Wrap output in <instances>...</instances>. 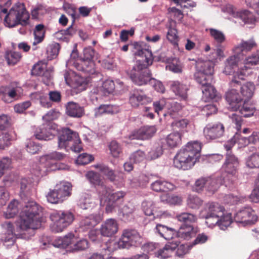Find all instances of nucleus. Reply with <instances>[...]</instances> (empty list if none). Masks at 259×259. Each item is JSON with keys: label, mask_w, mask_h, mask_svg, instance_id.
<instances>
[{"label": "nucleus", "mask_w": 259, "mask_h": 259, "mask_svg": "<svg viewBox=\"0 0 259 259\" xmlns=\"http://www.w3.org/2000/svg\"><path fill=\"white\" fill-rule=\"evenodd\" d=\"M42 207L34 201H28L21 209L19 220L16 222V234L14 232L12 224L9 221L2 224L3 232L0 240L7 247L14 244L16 236L29 239L34 235V230L41 226L44 221L42 217Z\"/></svg>", "instance_id": "1"}, {"label": "nucleus", "mask_w": 259, "mask_h": 259, "mask_svg": "<svg viewBox=\"0 0 259 259\" xmlns=\"http://www.w3.org/2000/svg\"><path fill=\"white\" fill-rule=\"evenodd\" d=\"M225 208L218 203H208L201 210L200 217L206 220L205 224L209 228L218 225L220 229L225 230L232 222L231 214L225 212Z\"/></svg>", "instance_id": "2"}, {"label": "nucleus", "mask_w": 259, "mask_h": 259, "mask_svg": "<svg viewBox=\"0 0 259 259\" xmlns=\"http://www.w3.org/2000/svg\"><path fill=\"white\" fill-rule=\"evenodd\" d=\"M136 55L140 59H137V64L133 67L130 77L135 84L142 85L150 82L152 78L147 66L152 64L153 55L151 51L144 49L138 50Z\"/></svg>", "instance_id": "3"}, {"label": "nucleus", "mask_w": 259, "mask_h": 259, "mask_svg": "<svg viewBox=\"0 0 259 259\" xmlns=\"http://www.w3.org/2000/svg\"><path fill=\"white\" fill-rule=\"evenodd\" d=\"M201 144L197 141H191L181 149L175 155L174 165L178 169L188 170L195 164L200 156Z\"/></svg>", "instance_id": "4"}, {"label": "nucleus", "mask_w": 259, "mask_h": 259, "mask_svg": "<svg viewBox=\"0 0 259 259\" xmlns=\"http://www.w3.org/2000/svg\"><path fill=\"white\" fill-rule=\"evenodd\" d=\"M65 154L54 151L50 154L40 157L39 162L33 165L31 169V173L37 177L45 176L48 171L56 169H67L66 165H58L52 160H61L65 157Z\"/></svg>", "instance_id": "5"}, {"label": "nucleus", "mask_w": 259, "mask_h": 259, "mask_svg": "<svg viewBox=\"0 0 259 259\" xmlns=\"http://www.w3.org/2000/svg\"><path fill=\"white\" fill-rule=\"evenodd\" d=\"M29 14L23 3L16 4L5 17L6 25L10 28L19 24L26 25L29 23Z\"/></svg>", "instance_id": "6"}, {"label": "nucleus", "mask_w": 259, "mask_h": 259, "mask_svg": "<svg viewBox=\"0 0 259 259\" xmlns=\"http://www.w3.org/2000/svg\"><path fill=\"white\" fill-rule=\"evenodd\" d=\"M50 218L52 222L51 230L54 233H60L72 223L75 217L70 210H59L52 212Z\"/></svg>", "instance_id": "7"}, {"label": "nucleus", "mask_w": 259, "mask_h": 259, "mask_svg": "<svg viewBox=\"0 0 259 259\" xmlns=\"http://www.w3.org/2000/svg\"><path fill=\"white\" fill-rule=\"evenodd\" d=\"M95 56V50L91 47H87L83 49V55L80 59L74 60L71 58L66 63V65L72 64L78 70L94 74L95 72V63L93 61Z\"/></svg>", "instance_id": "8"}, {"label": "nucleus", "mask_w": 259, "mask_h": 259, "mask_svg": "<svg viewBox=\"0 0 259 259\" xmlns=\"http://www.w3.org/2000/svg\"><path fill=\"white\" fill-rule=\"evenodd\" d=\"M72 187L71 184L68 182H60L47 194L48 201L52 204L62 203L71 196Z\"/></svg>", "instance_id": "9"}, {"label": "nucleus", "mask_w": 259, "mask_h": 259, "mask_svg": "<svg viewBox=\"0 0 259 259\" xmlns=\"http://www.w3.org/2000/svg\"><path fill=\"white\" fill-rule=\"evenodd\" d=\"M214 66V63L211 60L197 62V71L194 74L196 81L200 84L209 83L210 81H213Z\"/></svg>", "instance_id": "10"}, {"label": "nucleus", "mask_w": 259, "mask_h": 259, "mask_svg": "<svg viewBox=\"0 0 259 259\" xmlns=\"http://www.w3.org/2000/svg\"><path fill=\"white\" fill-rule=\"evenodd\" d=\"M259 62V52H256L247 57L244 61V66L241 67L235 73L231 81L232 87H235L239 84V81L237 78L243 79L244 77L249 76L252 73L251 66L257 65Z\"/></svg>", "instance_id": "11"}, {"label": "nucleus", "mask_w": 259, "mask_h": 259, "mask_svg": "<svg viewBox=\"0 0 259 259\" xmlns=\"http://www.w3.org/2000/svg\"><path fill=\"white\" fill-rule=\"evenodd\" d=\"M142 242V238L135 230H124L121 238L117 242L119 248H128L132 246H138Z\"/></svg>", "instance_id": "12"}, {"label": "nucleus", "mask_w": 259, "mask_h": 259, "mask_svg": "<svg viewBox=\"0 0 259 259\" xmlns=\"http://www.w3.org/2000/svg\"><path fill=\"white\" fill-rule=\"evenodd\" d=\"M239 164V162L238 158L232 152L226 153L225 161L222 165V169L223 171L227 174L228 178H224V182H226V180L230 181V177H231V182L235 180Z\"/></svg>", "instance_id": "13"}, {"label": "nucleus", "mask_w": 259, "mask_h": 259, "mask_svg": "<svg viewBox=\"0 0 259 259\" xmlns=\"http://www.w3.org/2000/svg\"><path fill=\"white\" fill-rule=\"evenodd\" d=\"M257 216L253 210L250 207L240 209L234 214V220L243 226L254 224L257 221Z\"/></svg>", "instance_id": "14"}, {"label": "nucleus", "mask_w": 259, "mask_h": 259, "mask_svg": "<svg viewBox=\"0 0 259 259\" xmlns=\"http://www.w3.org/2000/svg\"><path fill=\"white\" fill-rule=\"evenodd\" d=\"M78 143L80 142L78 134L69 128H62L58 137V146L59 149H65L69 147L70 142Z\"/></svg>", "instance_id": "15"}, {"label": "nucleus", "mask_w": 259, "mask_h": 259, "mask_svg": "<svg viewBox=\"0 0 259 259\" xmlns=\"http://www.w3.org/2000/svg\"><path fill=\"white\" fill-rule=\"evenodd\" d=\"M57 134L55 124L52 122L43 124L35 131L34 136L36 139L40 140H50Z\"/></svg>", "instance_id": "16"}, {"label": "nucleus", "mask_w": 259, "mask_h": 259, "mask_svg": "<svg viewBox=\"0 0 259 259\" xmlns=\"http://www.w3.org/2000/svg\"><path fill=\"white\" fill-rule=\"evenodd\" d=\"M103 211L100 210L98 213L92 214L82 219L79 223V229L84 232L94 229L103 219Z\"/></svg>", "instance_id": "17"}, {"label": "nucleus", "mask_w": 259, "mask_h": 259, "mask_svg": "<svg viewBox=\"0 0 259 259\" xmlns=\"http://www.w3.org/2000/svg\"><path fill=\"white\" fill-rule=\"evenodd\" d=\"M224 126L220 122L209 123L203 130L204 136L207 140H215L223 136Z\"/></svg>", "instance_id": "18"}, {"label": "nucleus", "mask_w": 259, "mask_h": 259, "mask_svg": "<svg viewBox=\"0 0 259 259\" xmlns=\"http://www.w3.org/2000/svg\"><path fill=\"white\" fill-rule=\"evenodd\" d=\"M95 167L118 187H121L124 185V178L122 174L115 175L112 169L104 164H98Z\"/></svg>", "instance_id": "19"}, {"label": "nucleus", "mask_w": 259, "mask_h": 259, "mask_svg": "<svg viewBox=\"0 0 259 259\" xmlns=\"http://www.w3.org/2000/svg\"><path fill=\"white\" fill-rule=\"evenodd\" d=\"M256 46L257 44L253 38H250L247 40H241L240 42L234 46L232 51L233 53L238 54L243 58L245 55L244 52H249Z\"/></svg>", "instance_id": "20"}, {"label": "nucleus", "mask_w": 259, "mask_h": 259, "mask_svg": "<svg viewBox=\"0 0 259 259\" xmlns=\"http://www.w3.org/2000/svg\"><path fill=\"white\" fill-rule=\"evenodd\" d=\"M243 58L238 54L233 53V55L229 56L224 62V68L223 73L226 75H231L235 73V70L238 67L239 62ZM234 75H233L234 76Z\"/></svg>", "instance_id": "21"}, {"label": "nucleus", "mask_w": 259, "mask_h": 259, "mask_svg": "<svg viewBox=\"0 0 259 259\" xmlns=\"http://www.w3.org/2000/svg\"><path fill=\"white\" fill-rule=\"evenodd\" d=\"M74 235L72 233H69L63 237H60L57 238L52 244L47 242H44L42 245L40 246V247L42 249H45L52 245L58 248H65L68 246H70L72 242L74 241Z\"/></svg>", "instance_id": "22"}, {"label": "nucleus", "mask_w": 259, "mask_h": 259, "mask_svg": "<svg viewBox=\"0 0 259 259\" xmlns=\"http://www.w3.org/2000/svg\"><path fill=\"white\" fill-rule=\"evenodd\" d=\"M237 79L239 81V84H236L235 87H232L230 82V87L233 88L239 87L241 94L240 95L243 98V100L244 99L245 101H246L251 98L254 94L255 89L254 83L251 81H249L242 84L240 80H243L244 79V78L243 79L237 78Z\"/></svg>", "instance_id": "23"}, {"label": "nucleus", "mask_w": 259, "mask_h": 259, "mask_svg": "<svg viewBox=\"0 0 259 259\" xmlns=\"http://www.w3.org/2000/svg\"><path fill=\"white\" fill-rule=\"evenodd\" d=\"M118 230V224L114 219H108L104 221L100 228L101 234L106 237L115 234Z\"/></svg>", "instance_id": "24"}, {"label": "nucleus", "mask_w": 259, "mask_h": 259, "mask_svg": "<svg viewBox=\"0 0 259 259\" xmlns=\"http://www.w3.org/2000/svg\"><path fill=\"white\" fill-rule=\"evenodd\" d=\"M156 132V128L154 126H144L138 130L135 131L129 136L131 140H146L154 135Z\"/></svg>", "instance_id": "25"}, {"label": "nucleus", "mask_w": 259, "mask_h": 259, "mask_svg": "<svg viewBox=\"0 0 259 259\" xmlns=\"http://www.w3.org/2000/svg\"><path fill=\"white\" fill-rule=\"evenodd\" d=\"M5 92L3 97V100L7 103H10L19 98L22 92L20 87L11 84L6 87Z\"/></svg>", "instance_id": "26"}, {"label": "nucleus", "mask_w": 259, "mask_h": 259, "mask_svg": "<svg viewBox=\"0 0 259 259\" xmlns=\"http://www.w3.org/2000/svg\"><path fill=\"white\" fill-rule=\"evenodd\" d=\"M178 242L177 240L168 241L162 249L155 252V256L160 258H166L171 256L178 246Z\"/></svg>", "instance_id": "27"}, {"label": "nucleus", "mask_w": 259, "mask_h": 259, "mask_svg": "<svg viewBox=\"0 0 259 259\" xmlns=\"http://www.w3.org/2000/svg\"><path fill=\"white\" fill-rule=\"evenodd\" d=\"M170 87L176 95L184 100L187 98V92L189 90L187 84L179 81H171L170 82Z\"/></svg>", "instance_id": "28"}, {"label": "nucleus", "mask_w": 259, "mask_h": 259, "mask_svg": "<svg viewBox=\"0 0 259 259\" xmlns=\"http://www.w3.org/2000/svg\"><path fill=\"white\" fill-rule=\"evenodd\" d=\"M156 234H159L165 239L171 241L175 238L174 236L176 233V231L171 228H169L165 225L157 224L154 229Z\"/></svg>", "instance_id": "29"}, {"label": "nucleus", "mask_w": 259, "mask_h": 259, "mask_svg": "<svg viewBox=\"0 0 259 259\" xmlns=\"http://www.w3.org/2000/svg\"><path fill=\"white\" fill-rule=\"evenodd\" d=\"M175 235L179 240V238L188 240L195 235V232L194 228L190 225L183 224L180 227L179 230Z\"/></svg>", "instance_id": "30"}, {"label": "nucleus", "mask_w": 259, "mask_h": 259, "mask_svg": "<svg viewBox=\"0 0 259 259\" xmlns=\"http://www.w3.org/2000/svg\"><path fill=\"white\" fill-rule=\"evenodd\" d=\"M151 187L156 192L172 191L176 188L173 183L163 179H159L152 183Z\"/></svg>", "instance_id": "31"}, {"label": "nucleus", "mask_w": 259, "mask_h": 259, "mask_svg": "<svg viewBox=\"0 0 259 259\" xmlns=\"http://www.w3.org/2000/svg\"><path fill=\"white\" fill-rule=\"evenodd\" d=\"M64 76L66 83L74 88L81 86L84 82L82 78L75 75L74 72L71 70L66 71Z\"/></svg>", "instance_id": "32"}, {"label": "nucleus", "mask_w": 259, "mask_h": 259, "mask_svg": "<svg viewBox=\"0 0 259 259\" xmlns=\"http://www.w3.org/2000/svg\"><path fill=\"white\" fill-rule=\"evenodd\" d=\"M259 139V133L253 132L249 137H242L240 134L236 133L234 139L236 140L239 148L246 146L250 143H255Z\"/></svg>", "instance_id": "33"}, {"label": "nucleus", "mask_w": 259, "mask_h": 259, "mask_svg": "<svg viewBox=\"0 0 259 259\" xmlns=\"http://www.w3.org/2000/svg\"><path fill=\"white\" fill-rule=\"evenodd\" d=\"M226 99L233 109L237 108V104L240 103L243 98L236 89H232L226 93Z\"/></svg>", "instance_id": "34"}, {"label": "nucleus", "mask_w": 259, "mask_h": 259, "mask_svg": "<svg viewBox=\"0 0 259 259\" xmlns=\"http://www.w3.org/2000/svg\"><path fill=\"white\" fill-rule=\"evenodd\" d=\"M66 113L71 117H80L84 114V109L79 104L70 102L66 105Z\"/></svg>", "instance_id": "35"}, {"label": "nucleus", "mask_w": 259, "mask_h": 259, "mask_svg": "<svg viewBox=\"0 0 259 259\" xmlns=\"http://www.w3.org/2000/svg\"><path fill=\"white\" fill-rule=\"evenodd\" d=\"M151 101L150 98L138 92L134 93L130 97V102L132 106L137 107L140 105L145 104Z\"/></svg>", "instance_id": "36"}, {"label": "nucleus", "mask_w": 259, "mask_h": 259, "mask_svg": "<svg viewBox=\"0 0 259 259\" xmlns=\"http://www.w3.org/2000/svg\"><path fill=\"white\" fill-rule=\"evenodd\" d=\"M45 32V26L43 24H38L35 26L33 31L34 41L32 43L33 50L36 49V47H35L36 45L44 40Z\"/></svg>", "instance_id": "37"}, {"label": "nucleus", "mask_w": 259, "mask_h": 259, "mask_svg": "<svg viewBox=\"0 0 259 259\" xmlns=\"http://www.w3.org/2000/svg\"><path fill=\"white\" fill-rule=\"evenodd\" d=\"M165 141L170 148L178 147L182 144V133L178 132L171 133L167 135Z\"/></svg>", "instance_id": "38"}, {"label": "nucleus", "mask_w": 259, "mask_h": 259, "mask_svg": "<svg viewBox=\"0 0 259 259\" xmlns=\"http://www.w3.org/2000/svg\"><path fill=\"white\" fill-rule=\"evenodd\" d=\"M206 183V191L214 193L216 192L223 183V180L219 177H207Z\"/></svg>", "instance_id": "39"}, {"label": "nucleus", "mask_w": 259, "mask_h": 259, "mask_svg": "<svg viewBox=\"0 0 259 259\" xmlns=\"http://www.w3.org/2000/svg\"><path fill=\"white\" fill-rule=\"evenodd\" d=\"M16 134L13 131L4 133L0 138V149L4 150L11 145L12 141L16 139Z\"/></svg>", "instance_id": "40"}, {"label": "nucleus", "mask_w": 259, "mask_h": 259, "mask_svg": "<svg viewBox=\"0 0 259 259\" xmlns=\"http://www.w3.org/2000/svg\"><path fill=\"white\" fill-rule=\"evenodd\" d=\"M213 81H210L209 83L201 84L202 86V92L204 98L206 101L213 99L217 96V91L211 85Z\"/></svg>", "instance_id": "41"}, {"label": "nucleus", "mask_w": 259, "mask_h": 259, "mask_svg": "<svg viewBox=\"0 0 259 259\" xmlns=\"http://www.w3.org/2000/svg\"><path fill=\"white\" fill-rule=\"evenodd\" d=\"M236 16V18H239L245 24H252L256 21L253 14L247 10L237 12Z\"/></svg>", "instance_id": "42"}, {"label": "nucleus", "mask_w": 259, "mask_h": 259, "mask_svg": "<svg viewBox=\"0 0 259 259\" xmlns=\"http://www.w3.org/2000/svg\"><path fill=\"white\" fill-rule=\"evenodd\" d=\"M18 205L19 202L17 200L14 199L11 201L4 212L5 218L10 219L14 217L19 212Z\"/></svg>", "instance_id": "43"}, {"label": "nucleus", "mask_w": 259, "mask_h": 259, "mask_svg": "<svg viewBox=\"0 0 259 259\" xmlns=\"http://www.w3.org/2000/svg\"><path fill=\"white\" fill-rule=\"evenodd\" d=\"M161 202L169 205H179L182 201V198L173 194H164L160 196Z\"/></svg>", "instance_id": "44"}, {"label": "nucleus", "mask_w": 259, "mask_h": 259, "mask_svg": "<svg viewBox=\"0 0 259 259\" xmlns=\"http://www.w3.org/2000/svg\"><path fill=\"white\" fill-rule=\"evenodd\" d=\"M154 202L152 200L149 199H145L141 203V209L146 215H155L154 213Z\"/></svg>", "instance_id": "45"}, {"label": "nucleus", "mask_w": 259, "mask_h": 259, "mask_svg": "<svg viewBox=\"0 0 259 259\" xmlns=\"http://www.w3.org/2000/svg\"><path fill=\"white\" fill-rule=\"evenodd\" d=\"M89 247V243L87 239H81L78 240L75 237L74 241L70 244V248L72 251L83 250Z\"/></svg>", "instance_id": "46"}, {"label": "nucleus", "mask_w": 259, "mask_h": 259, "mask_svg": "<svg viewBox=\"0 0 259 259\" xmlns=\"http://www.w3.org/2000/svg\"><path fill=\"white\" fill-rule=\"evenodd\" d=\"M166 69L174 73H181L183 70V66L181 61L177 58L172 60L171 62L166 66Z\"/></svg>", "instance_id": "47"}, {"label": "nucleus", "mask_w": 259, "mask_h": 259, "mask_svg": "<svg viewBox=\"0 0 259 259\" xmlns=\"http://www.w3.org/2000/svg\"><path fill=\"white\" fill-rule=\"evenodd\" d=\"M95 204L94 200L88 195L82 197L78 202L79 206L83 209L92 208L94 207Z\"/></svg>", "instance_id": "48"}, {"label": "nucleus", "mask_w": 259, "mask_h": 259, "mask_svg": "<svg viewBox=\"0 0 259 259\" xmlns=\"http://www.w3.org/2000/svg\"><path fill=\"white\" fill-rule=\"evenodd\" d=\"M31 99H39L41 105L45 108H49L52 106V103L49 100L47 96L40 93H33L31 94Z\"/></svg>", "instance_id": "49"}, {"label": "nucleus", "mask_w": 259, "mask_h": 259, "mask_svg": "<svg viewBox=\"0 0 259 259\" xmlns=\"http://www.w3.org/2000/svg\"><path fill=\"white\" fill-rule=\"evenodd\" d=\"M97 191L100 199V204L103 205V201L108 196L110 197L111 190L109 188L106 187L103 183L100 186L97 187Z\"/></svg>", "instance_id": "50"}, {"label": "nucleus", "mask_w": 259, "mask_h": 259, "mask_svg": "<svg viewBox=\"0 0 259 259\" xmlns=\"http://www.w3.org/2000/svg\"><path fill=\"white\" fill-rule=\"evenodd\" d=\"M108 147L110 153L113 157H118L122 153L121 146L116 141H111Z\"/></svg>", "instance_id": "51"}, {"label": "nucleus", "mask_w": 259, "mask_h": 259, "mask_svg": "<svg viewBox=\"0 0 259 259\" xmlns=\"http://www.w3.org/2000/svg\"><path fill=\"white\" fill-rule=\"evenodd\" d=\"M25 146L27 151L31 154L37 153L41 148L39 144L31 139L26 141Z\"/></svg>", "instance_id": "52"}, {"label": "nucleus", "mask_w": 259, "mask_h": 259, "mask_svg": "<svg viewBox=\"0 0 259 259\" xmlns=\"http://www.w3.org/2000/svg\"><path fill=\"white\" fill-rule=\"evenodd\" d=\"M21 58V55L19 52L10 51L6 54V59L9 65H15Z\"/></svg>", "instance_id": "53"}, {"label": "nucleus", "mask_w": 259, "mask_h": 259, "mask_svg": "<svg viewBox=\"0 0 259 259\" xmlns=\"http://www.w3.org/2000/svg\"><path fill=\"white\" fill-rule=\"evenodd\" d=\"M135 210L134 206L125 205L121 209L120 213L122 214L123 219L124 221H129L133 219V213Z\"/></svg>", "instance_id": "54"}, {"label": "nucleus", "mask_w": 259, "mask_h": 259, "mask_svg": "<svg viewBox=\"0 0 259 259\" xmlns=\"http://www.w3.org/2000/svg\"><path fill=\"white\" fill-rule=\"evenodd\" d=\"M207 177H201L197 179L193 187V191L196 192H201L202 191H206Z\"/></svg>", "instance_id": "55"}, {"label": "nucleus", "mask_w": 259, "mask_h": 259, "mask_svg": "<svg viewBox=\"0 0 259 259\" xmlns=\"http://www.w3.org/2000/svg\"><path fill=\"white\" fill-rule=\"evenodd\" d=\"M177 218L180 222L187 225L188 223L195 222L197 219L196 217L190 213L184 212L177 215Z\"/></svg>", "instance_id": "56"}, {"label": "nucleus", "mask_w": 259, "mask_h": 259, "mask_svg": "<svg viewBox=\"0 0 259 259\" xmlns=\"http://www.w3.org/2000/svg\"><path fill=\"white\" fill-rule=\"evenodd\" d=\"M225 49L221 47L218 46L214 52L212 53L210 59L213 62H217L219 61H221L225 57L224 53Z\"/></svg>", "instance_id": "57"}, {"label": "nucleus", "mask_w": 259, "mask_h": 259, "mask_svg": "<svg viewBox=\"0 0 259 259\" xmlns=\"http://www.w3.org/2000/svg\"><path fill=\"white\" fill-rule=\"evenodd\" d=\"M246 166L249 168L259 167V154L253 153L248 156L246 160Z\"/></svg>", "instance_id": "58"}, {"label": "nucleus", "mask_w": 259, "mask_h": 259, "mask_svg": "<svg viewBox=\"0 0 259 259\" xmlns=\"http://www.w3.org/2000/svg\"><path fill=\"white\" fill-rule=\"evenodd\" d=\"M86 177L91 183L96 186L97 187L104 183L101 180L99 175L93 171L88 172L86 174Z\"/></svg>", "instance_id": "59"}, {"label": "nucleus", "mask_w": 259, "mask_h": 259, "mask_svg": "<svg viewBox=\"0 0 259 259\" xmlns=\"http://www.w3.org/2000/svg\"><path fill=\"white\" fill-rule=\"evenodd\" d=\"M209 32L211 36L218 44H221L225 41V35L222 31L215 29L210 28Z\"/></svg>", "instance_id": "60"}, {"label": "nucleus", "mask_w": 259, "mask_h": 259, "mask_svg": "<svg viewBox=\"0 0 259 259\" xmlns=\"http://www.w3.org/2000/svg\"><path fill=\"white\" fill-rule=\"evenodd\" d=\"M60 46L58 43L50 45L47 49L48 59L52 60L56 58L59 51Z\"/></svg>", "instance_id": "61"}, {"label": "nucleus", "mask_w": 259, "mask_h": 259, "mask_svg": "<svg viewBox=\"0 0 259 259\" xmlns=\"http://www.w3.org/2000/svg\"><path fill=\"white\" fill-rule=\"evenodd\" d=\"M102 89L105 95L112 94L115 89V84L112 80L107 79L103 82Z\"/></svg>", "instance_id": "62"}, {"label": "nucleus", "mask_w": 259, "mask_h": 259, "mask_svg": "<svg viewBox=\"0 0 259 259\" xmlns=\"http://www.w3.org/2000/svg\"><path fill=\"white\" fill-rule=\"evenodd\" d=\"M47 69V62L46 60L40 61L35 65L32 70V73L36 75H41Z\"/></svg>", "instance_id": "63"}, {"label": "nucleus", "mask_w": 259, "mask_h": 259, "mask_svg": "<svg viewBox=\"0 0 259 259\" xmlns=\"http://www.w3.org/2000/svg\"><path fill=\"white\" fill-rule=\"evenodd\" d=\"M187 204L189 207L197 209L202 205V200L197 196L190 195L188 198Z\"/></svg>", "instance_id": "64"}]
</instances>
